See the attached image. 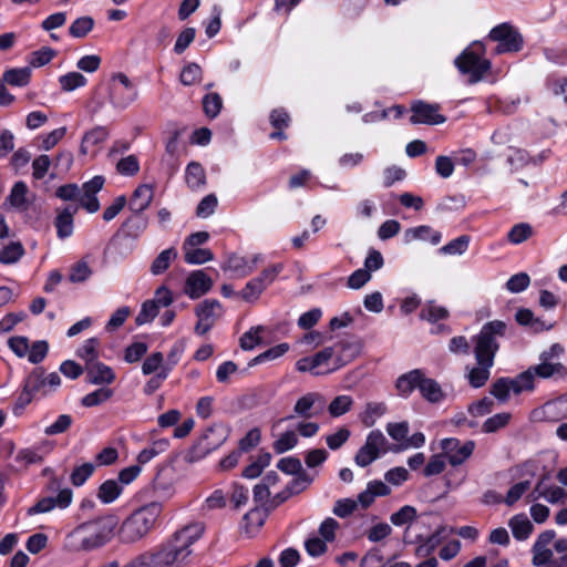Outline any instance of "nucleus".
Wrapping results in <instances>:
<instances>
[{"mask_svg": "<svg viewBox=\"0 0 567 567\" xmlns=\"http://www.w3.org/2000/svg\"><path fill=\"white\" fill-rule=\"evenodd\" d=\"M411 111L413 113L410 117L412 124L435 125L446 121L445 116L439 113L440 106L437 104L417 101L412 104Z\"/></svg>", "mask_w": 567, "mask_h": 567, "instance_id": "obj_13", "label": "nucleus"}, {"mask_svg": "<svg viewBox=\"0 0 567 567\" xmlns=\"http://www.w3.org/2000/svg\"><path fill=\"white\" fill-rule=\"evenodd\" d=\"M511 417L512 415L506 412L494 414L483 423L482 430L485 433H494L499 429L506 426Z\"/></svg>", "mask_w": 567, "mask_h": 567, "instance_id": "obj_55", "label": "nucleus"}, {"mask_svg": "<svg viewBox=\"0 0 567 567\" xmlns=\"http://www.w3.org/2000/svg\"><path fill=\"white\" fill-rule=\"evenodd\" d=\"M122 493L121 485L114 480H107L101 484L97 492V497L104 504L114 502Z\"/></svg>", "mask_w": 567, "mask_h": 567, "instance_id": "obj_39", "label": "nucleus"}, {"mask_svg": "<svg viewBox=\"0 0 567 567\" xmlns=\"http://www.w3.org/2000/svg\"><path fill=\"white\" fill-rule=\"evenodd\" d=\"M162 505L152 502L128 516L118 529V537L124 544H132L142 539L154 527L159 514Z\"/></svg>", "mask_w": 567, "mask_h": 567, "instance_id": "obj_4", "label": "nucleus"}, {"mask_svg": "<svg viewBox=\"0 0 567 567\" xmlns=\"http://www.w3.org/2000/svg\"><path fill=\"white\" fill-rule=\"evenodd\" d=\"M313 481V477L307 472H300V474L296 475V477L290 482V484L286 487V489L290 493V495L299 494L305 491Z\"/></svg>", "mask_w": 567, "mask_h": 567, "instance_id": "obj_63", "label": "nucleus"}, {"mask_svg": "<svg viewBox=\"0 0 567 567\" xmlns=\"http://www.w3.org/2000/svg\"><path fill=\"white\" fill-rule=\"evenodd\" d=\"M388 440L383 435L380 430L371 431L365 439L364 445L368 446L371 451L378 453L380 456L381 453L386 452Z\"/></svg>", "mask_w": 567, "mask_h": 567, "instance_id": "obj_45", "label": "nucleus"}, {"mask_svg": "<svg viewBox=\"0 0 567 567\" xmlns=\"http://www.w3.org/2000/svg\"><path fill=\"white\" fill-rule=\"evenodd\" d=\"M100 342L96 338H91L86 340L81 348L78 349L76 354L79 358H81L85 367H87L90 363H93L97 360L99 353H97V347Z\"/></svg>", "mask_w": 567, "mask_h": 567, "instance_id": "obj_43", "label": "nucleus"}, {"mask_svg": "<svg viewBox=\"0 0 567 567\" xmlns=\"http://www.w3.org/2000/svg\"><path fill=\"white\" fill-rule=\"evenodd\" d=\"M168 447L167 440H158L153 442L151 445L142 450L137 455V464L141 466L148 463L157 455L164 453Z\"/></svg>", "mask_w": 567, "mask_h": 567, "instance_id": "obj_38", "label": "nucleus"}, {"mask_svg": "<svg viewBox=\"0 0 567 567\" xmlns=\"http://www.w3.org/2000/svg\"><path fill=\"white\" fill-rule=\"evenodd\" d=\"M567 496V492L559 486H546L544 484V478H542L532 493L528 495V499L537 501L539 498H545L550 504L560 503Z\"/></svg>", "mask_w": 567, "mask_h": 567, "instance_id": "obj_19", "label": "nucleus"}, {"mask_svg": "<svg viewBox=\"0 0 567 567\" xmlns=\"http://www.w3.org/2000/svg\"><path fill=\"white\" fill-rule=\"evenodd\" d=\"M421 319L430 322H436L449 317V311L442 306L430 302L420 313Z\"/></svg>", "mask_w": 567, "mask_h": 567, "instance_id": "obj_59", "label": "nucleus"}, {"mask_svg": "<svg viewBox=\"0 0 567 567\" xmlns=\"http://www.w3.org/2000/svg\"><path fill=\"white\" fill-rule=\"evenodd\" d=\"M530 488V481L525 480L514 484L506 493L504 497V503L507 506H513L516 504L520 497Z\"/></svg>", "mask_w": 567, "mask_h": 567, "instance_id": "obj_51", "label": "nucleus"}, {"mask_svg": "<svg viewBox=\"0 0 567 567\" xmlns=\"http://www.w3.org/2000/svg\"><path fill=\"white\" fill-rule=\"evenodd\" d=\"M48 350L49 344L47 341H35L31 347L29 346L28 360L34 364L40 363L47 357Z\"/></svg>", "mask_w": 567, "mask_h": 567, "instance_id": "obj_64", "label": "nucleus"}, {"mask_svg": "<svg viewBox=\"0 0 567 567\" xmlns=\"http://www.w3.org/2000/svg\"><path fill=\"white\" fill-rule=\"evenodd\" d=\"M154 198V187L150 184L138 185L128 202V208L133 214H142L148 208Z\"/></svg>", "mask_w": 567, "mask_h": 567, "instance_id": "obj_18", "label": "nucleus"}, {"mask_svg": "<svg viewBox=\"0 0 567 567\" xmlns=\"http://www.w3.org/2000/svg\"><path fill=\"white\" fill-rule=\"evenodd\" d=\"M116 169L121 175L134 176L140 171V163L135 155H128L121 158L116 164Z\"/></svg>", "mask_w": 567, "mask_h": 567, "instance_id": "obj_62", "label": "nucleus"}, {"mask_svg": "<svg viewBox=\"0 0 567 567\" xmlns=\"http://www.w3.org/2000/svg\"><path fill=\"white\" fill-rule=\"evenodd\" d=\"M24 254L21 243H10L3 250H0V261L4 265L17 262Z\"/></svg>", "mask_w": 567, "mask_h": 567, "instance_id": "obj_46", "label": "nucleus"}, {"mask_svg": "<svg viewBox=\"0 0 567 567\" xmlns=\"http://www.w3.org/2000/svg\"><path fill=\"white\" fill-rule=\"evenodd\" d=\"M416 508L410 505H405L401 507L398 512L393 513L390 517V520L395 526H402L404 524L411 523L416 518Z\"/></svg>", "mask_w": 567, "mask_h": 567, "instance_id": "obj_60", "label": "nucleus"}, {"mask_svg": "<svg viewBox=\"0 0 567 567\" xmlns=\"http://www.w3.org/2000/svg\"><path fill=\"white\" fill-rule=\"evenodd\" d=\"M109 137V131L105 126H96L86 132L82 138L80 152L85 155L90 146L99 145Z\"/></svg>", "mask_w": 567, "mask_h": 567, "instance_id": "obj_32", "label": "nucleus"}, {"mask_svg": "<svg viewBox=\"0 0 567 567\" xmlns=\"http://www.w3.org/2000/svg\"><path fill=\"white\" fill-rule=\"evenodd\" d=\"M229 436V429L223 424H214L205 430L194 446L198 456H205L221 446Z\"/></svg>", "mask_w": 567, "mask_h": 567, "instance_id": "obj_11", "label": "nucleus"}, {"mask_svg": "<svg viewBox=\"0 0 567 567\" xmlns=\"http://www.w3.org/2000/svg\"><path fill=\"white\" fill-rule=\"evenodd\" d=\"M423 373L424 372L422 370L414 369L408 373L400 375L395 382V388L398 390L399 395L408 398L415 389L420 390Z\"/></svg>", "mask_w": 567, "mask_h": 567, "instance_id": "obj_23", "label": "nucleus"}, {"mask_svg": "<svg viewBox=\"0 0 567 567\" xmlns=\"http://www.w3.org/2000/svg\"><path fill=\"white\" fill-rule=\"evenodd\" d=\"M333 355L332 348H324L323 350L317 352L313 357L301 358L297 361L296 368L299 372H311L316 375L319 374L316 369L323 363H327Z\"/></svg>", "mask_w": 567, "mask_h": 567, "instance_id": "obj_22", "label": "nucleus"}, {"mask_svg": "<svg viewBox=\"0 0 567 567\" xmlns=\"http://www.w3.org/2000/svg\"><path fill=\"white\" fill-rule=\"evenodd\" d=\"M492 367L493 364L486 362H477V367L468 371L467 379L470 384L475 389L482 388L489 378V369Z\"/></svg>", "mask_w": 567, "mask_h": 567, "instance_id": "obj_37", "label": "nucleus"}, {"mask_svg": "<svg viewBox=\"0 0 567 567\" xmlns=\"http://www.w3.org/2000/svg\"><path fill=\"white\" fill-rule=\"evenodd\" d=\"M116 526L117 518L113 515L82 524L66 536L64 548L70 553L96 549L111 540Z\"/></svg>", "mask_w": 567, "mask_h": 567, "instance_id": "obj_2", "label": "nucleus"}, {"mask_svg": "<svg viewBox=\"0 0 567 567\" xmlns=\"http://www.w3.org/2000/svg\"><path fill=\"white\" fill-rule=\"evenodd\" d=\"M203 524H192L176 532L162 547L148 557L147 567H171L183 563L192 554V545L204 534Z\"/></svg>", "mask_w": 567, "mask_h": 567, "instance_id": "obj_1", "label": "nucleus"}, {"mask_svg": "<svg viewBox=\"0 0 567 567\" xmlns=\"http://www.w3.org/2000/svg\"><path fill=\"white\" fill-rule=\"evenodd\" d=\"M177 258V250L174 247L167 248L159 252V255L153 260L151 265V272L154 276L162 275L168 268L172 261Z\"/></svg>", "mask_w": 567, "mask_h": 567, "instance_id": "obj_35", "label": "nucleus"}, {"mask_svg": "<svg viewBox=\"0 0 567 567\" xmlns=\"http://www.w3.org/2000/svg\"><path fill=\"white\" fill-rule=\"evenodd\" d=\"M288 350H289V344L286 342L277 344V346L266 350L265 352L260 353L256 358H254L251 360V362L249 363V365L251 367V365H255V364L268 361V360H275L277 358L282 357Z\"/></svg>", "mask_w": 567, "mask_h": 567, "instance_id": "obj_54", "label": "nucleus"}, {"mask_svg": "<svg viewBox=\"0 0 567 567\" xmlns=\"http://www.w3.org/2000/svg\"><path fill=\"white\" fill-rule=\"evenodd\" d=\"M405 238L408 241L420 239V240H429L433 245H437L441 241V233L437 230H433L430 226H419L415 228H410L405 231Z\"/></svg>", "mask_w": 567, "mask_h": 567, "instance_id": "obj_34", "label": "nucleus"}, {"mask_svg": "<svg viewBox=\"0 0 567 567\" xmlns=\"http://www.w3.org/2000/svg\"><path fill=\"white\" fill-rule=\"evenodd\" d=\"M78 210L79 205H68L63 208H56L54 226L60 239L68 238L72 235L74 228V216Z\"/></svg>", "mask_w": 567, "mask_h": 567, "instance_id": "obj_16", "label": "nucleus"}, {"mask_svg": "<svg viewBox=\"0 0 567 567\" xmlns=\"http://www.w3.org/2000/svg\"><path fill=\"white\" fill-rule=\"evenodd\" d=\"M213 287L212 278L203 270H194L186 278L184 292L190 299H198Z\"/></svg>", "mask_w": 567, "mask_h": 567, "instance_id": "obj_15", "label": "nucleus"}, {"mask_svg": "<svg viewBox=\"0 0 567 567\" xmlns=\"http://www.w3.org/2000/svg\"><path fill=\"white\" fill-rule=\"evenodd\" d=\"M111 81L109 101L113 107L124 110L137 100L138 91L126 74L114 73Z\"/></svg>", "mask_w": 567, "mask_h": 567, "instance_id": "obj_8", "label": "nucleus"}, {"mask_svg": "<svg viewBox=\"0 0 567 567\" xmlns=\"http://www.w3.org/2000/svg\"><path fill=\"white\" fill-rule=\"evenodd\" d=\"M148 220L142 214H133L122 224L121 230L125 237L138 238L147 228Z\"/></svg>", "mask_w": 567, "mask_h": 567, "instance_id": "obj_26", "label": "nucleus"}, {"mask_svg": "<svg viewBox=\"0 0 567 567\" xmlns=\"http://www.w3.org/2000/svg\"><path fill=\"white\" fill-rule=\"evenodd\" d=\"M515 320L520 326L529 327L535 333L550 330L554 327V323H546L544 320L535 318L533 311L527 308L518 309L515 315Z\"/></svg>", "mask_w": 567, "mask_h": 567, "instance_id": "obj_25", "label": "nucleus"}, {"mask_svg": "<svg viewBox=\"0 0 567 567\" xmlns=\"http://www.w3.org/2000/svg\"><path fill=\"white\" fill-rule=\"evenodd\" d=\"M61 90L64 92H71L75 89L86 85V78L80 72H69L59 78Z\"/></svg>", "mask_w": 567, "mask_h": 567, "instance_id": "obj_42", "label": "nucleus"}, {"mask_svg": "<svg viewBox=\"0 0 567 567\" xmlns=\"http://www.w3.org/2000/svg\"><path fill=\"white\" fill-rule=\"evenodd\" d=\"M86 372V382L91 384H111L115 380L113 370L99 360L84 367Z\"/></svg>", "mask_w": 567, "mask_h": 567, "instance_id": "obj_20", "label": "nucleus"}, {"mask_svg": "<svg viewBox=\"0 0 567 567\" xmlns=\"http://www.w3.org/2000/svg\"><path fill=\"white\" fill-rule=\"evenodd\" d=\"M508 526L512 529L513 536L517 540L527 539L534 530L532 522L525 514H517L513 516L508 522Z\"/></svg>", "mask_w": 567, "mask_h": 567, "instance_id": "obj_27", "label": "nucleus"}, {"mask_svg": "<svg viewBox=\"0 0 567 567\" xmlns=\"http://www.w3.org/2000/svg\"><path fill=\"white\" fill-rule=\"evenodd\" d=\"M31 79V70L30 68H14L9 69L3 72L2 79H0L4 84H9L11 86L23 87L30 83Z\"/></svg>", "mask_w": 567, "mask_h": 567, "instance_id": "obj_29", "label": "nucleus"}, {"mask_svg": "<svg viewBox=\"0 0 567 567\" xmlns=\"http://www.w3.org/2000/svg\"><path fill=\"white\" fill-rule=\"evenodd\" d=\"M221 305L216 299H206L195 308V315L200 321H209L215 324L220 315Z\"/></svg>", "mask_w": 567, "mask_h": 567, "instance_id": "obj_28", "label": "nucleus"}, {"mask_svg": "<svg viewBox=\"0 0 567 567\" xmlns=\"http://www.w3.org/2000/svg\"><path fill=\"white\" fill-rule=\"evenodd\" d=\"M72 491L70 488L61 489L56 497H44L29 507L27 514L33 516L51 512L55 507L65 508L71 504Z\"/></svg>", "mask_w": 567, "mask_h": 567, "instance_id": "obj_14", "label": "nucleus"}, {"mask_svg": "<svg viewBox=\"0 0 567 567\" xmlns=\"http://www.w3.org/2000/svg\"><path fill=\"white\" fill-rule=\"evenodd\" d=\"M441 447L449 463L452 466H458L473 454L475 443L474 441H466L461 444L460 440L451 437L442 440Z\"/></svg>", "mask_w": 567, "mask_h": 567, "instance_id": "obj_12", "label": "nucleus"}, {"mask_svg": "<svg viewBox=\"0 0 567 567\" xmlns=\"http://www.w3.org/2000/svg\"><path fill=\"white\" fill-rule=\"evenodd\" d=\"M92 274L93 271L87 261L81 259L71 266L68 278L72 284H81L86 281L92 276Z\"/></svg>", "mask_w": 567, "mask_h": 567, "instance_id": "obj_41", "label": "nucleus"}, {"mask_svg": "<svg viewBox=\"0 0 567 567\" xmlns=\"http://www.w3.org/2000/svg\"><path fill=\"white\" fill-rule=\"evenodd\" d=\"M202 68L197 63H188L181 72L179 81L182 84L189 86L200 81Z\"/></svg>", "mask_w": 567, "mask_h": 567, "instance_id": "obj_52", "label": "nucleus"}, {"mask_svg": "<svg viewBox=\"0 0 567 567\" xmlns=\"http://www.w3.org/2000/svg\"><path fill=\"white\" fill-rule=\"evenodd\" d=\"M266 289L254 278L249 280L238 296L246 302L255 303Z\"/></svg>", "mask_w": 567, "mask_h": 567, "instance_id": "obj_48", "label": "nucleus"}, {"mask_svg": "<svg viewBox=\"0 0 567 567\" xmlns=\"http://www.w3.org/2000/svg\"><path fill=\"white\" fill-rule=\"evenodd\" d=\"M264 331L262 326L254 327L249 331L245 332L240 339V348L243 350H251L256 346L261 343V337L260 333Z\"/></svg>", "mask_w": 567, "mask_h": 567, "instance_id": "obj_56", "label": "nucleus"}, {"mask_svg": "<svg viewBox=\"0 0 567 567\" xmlns=\"http://www.w3.org/2000/svg\"><path fill=\"white\" fill-rule=\"evenodd\" d=\"M564 353V348L559 343H554L549 349L544 350L539 354V363L530 365L527 370L533 375L534 380L537 379H560L567 375V368L558 361L559 357Z\"/></svg>", "mask_w": 567, "mask_h": 567, "instance_id": "obj_6", "label": "nucleus"}, {"mask_svg": "<svg viewBox=\"0 0 567 567\" xmlns=\"http://www.w3.org/2000/svg\"><path fill=\"white\" fill-rule=\"evenodd\" d=\"M261 259L260 255L247 258L234 254L227 258L223 269L231 271L237 277H246L255 270L256 265L261 261Z\"/></svg>", "mask_w": 567, "mask_h": 567, "instance_id": "obj_17", "label": "nucleus"}, {"mask_svg": "<svg viewBox=\"0 0 567 567\" xmlns=\"http://www.w3.org/2000/svg\"><path fill=\"white\" fill-rule=\"evenodd\" d=\"M112 395L113 390L109 388H100L83 396L81 403L86 408H92L107 401Z\"/></svg>", "mask_w": 567, "mask_h": 567, "instance_id": "obj_50", "label": "nucleus"}, {"mask_svg": "<svg viewBox=\"0 0 567 567\" xmlns=\"http://www.w3.org/2000/svg\"><path fill=\"white\" fill-rule=\"evenodd\" d=\"M507 324L501 320L485 323L475 338L474 354L476 362L494 364L495 354L499 348L496 337H504Z\"/></svg>", "mask_w": 567, "mask_h": 567, "instance_id": "obj_5", "label": "nucleus"}, {"mask_svg": "<svg viewBox=\"0 0 567 567\" xmlns=\"http://www.w3.org/2000/svg\"><path fill=\"white\" fill-rule=\"evenodd\" d=\"M184 250V260L189 265H202L214 259V254L207 248H190Z\"/></svg>", "mask_w": 567, "mask_h": 567, "instance_id": "obj_40", "label": "nucleus"}, {"mask_svg": "<svg viewBox=\"0 0 567 567\" xmlns=\"http://www.w3.org/2000/svg\"><path fill=\"white\" fill-rule=\"evenodd\" d=\"M353 400L349 395L336 396L328 406L331 416L338 417L351 410Z\"/></svg>", "mask_w": 567, "mask_h": 567, "instance_id": "obj_44", "label": "nucleus"}, {"mask_svg": "<svg viewBox=\"0 0 567 567\" xmlns=\"http://www.w3.org/2000/svg\"><path fill=\"white\" fill-rule=\"evenodd\" d=\"M391 493V488L381 481H372L368 483L367 489L359 494L358 504L362 508H368L377 496H386Z\"/></svg>", "mask_w": 567, "mask_h": 567, "instance_id": "obj_24", "label": "nucleus"}, {"mask_svg": "<svg viewBox=\"0 0 567 567\" xmlns=\"http://www.w3.org/2000/svg\"><path fill=\"white\" fill-rule=\"evenodd\" d=\"M185 179L189 188L198 189L206 183L205 169L199 163L192 162L187 165Z\"/></svg>", "mask_w": 567, "mask_h": 567, "instance_id": "obj_36", "label": "nucleus"}, {"mask_svg": "<svg viewBox=\"0 0 567 567\" xmlns=\"http://www.w3.org/2000/svg\"><path fill=\"white\" fill-rule=\"evenodd\" d=\"M386 411L388 408L384 402H368L364 410L360 413L359 419L364 426L371 427Z\"/></svg>", "mask_w": 567, "mask_h": 567, "instance_id": "obj_30", "label": "nucleus"}, {"mask_svg": "<svg viewBox=\"0 0 567 567\" xmlns=\"http://www.w3.org/2000/svg\"><path fill=\"white\" fill-rule=\"evenodd\" d=\"M23 386L34 395L38 393L45 395L48 390L43 368H35L25 379Z\"/></svg>", "mask_w": 567, "mask_h": 567, "instance_id": "obj_33", "label": "nucleus"}, {"mask_svg": "<svg viewBox=\"0 0 567 567\" xmlns=\"http://www.w3.org/2000/svg\"><path fill=\"white\" fill-rule=\"evenodd\" d=\"M158 311L159 308L152 300L145 301L135 318V323L142 326L151 322L158 315Z\"/></svg>", "mask_w": 567, "mask_h": 567, "instance_id": "obj_61", "label": "nucleus"}, {"mask_svg": "<svg viewBox=\"0 0 567 567\" xmlns=\"http://www.w3.org/2000/svg\"><path fill=\"white\" fill-rule=\"evenodd\" d=\"M94 21L91 17L78 18L69 29L73 38H84L93 28Z\"/></svg>", "mask_w": 567, "mask_h": 567, "instance_id": "obj_58", "label": "nucleus"}, {"mask_svg": "<svg viewBox=\"0 0 567 567\" xmlns=\"http://www.w3.org/2000/svg\"><path fill=\"white\" fill-rule=\"evenodd\" d=\"M419 391L422 398L431 403H437L444 398L441 385L434 379L426 378L424 373Z\"/></svg>", "mask_w": 567, "mask_h": 567, "instance_id": "obj_31", "label": "nucleus"}, {"mask_svg": "<svg viewBox=\"0 0 567 567\" xmlns=\"http://www.w3.org/2000/svg\"><path fill=\"white\" fill-rule=\"evenodd\" d=\"M533 375L528 370L517 374L515 378H499L491 386V394L499 402L505 403L509 399L511 391L518 395L523 392H532L535 390Z\"/></svg>", "mask_w": 567, "mask_h": 567, "instance_id": "obj_7", "label": "nucleus"}, {"mask_svg": "<svg viewBox=\"0 0 567 567\" xmlns=\"http://www.w3.org/2000/svg\"><path fill=\"white\" fill-rule=\"evenodd\" d=\"M555 537L553 529L538 535L532 547V563L535 567H567V538L555 540Z\"/></svg>", "mask_w": 567, "mask_h": 567, "instance_id": "obj_3", "label": "nucleus"}, {"mask_svg": "<svg viewBox=\"0 0 567 567\" xmlns=\"http://www.w3.org/2000/svg\"><path fill=\"white\" fill-rule=\"evenodd\" d=\"M533 235V228L527 223L516 224L507 234V239L515 245L526 241Z\"/></svg>", "mask_w": 567, "mask_h": 567, "instance_id": "obj_47", "label": "nucleus"}, {"mask_svg": "<svg viewBox=\"0 0 567 567\" xmlns=\"http://www.w3.org/2000/svg\"><path fill=\"white\" fill-rule=\"evenodd\" d=\"M445 526H440L432 535L423 537L417 536L416 543L419 546L415 549V554L419 557H429L437 548V546L445 538Z\"/></svg>", "mask_w": 567, "mask_h": 567, "instance_id": "obj_21", "label": "nucleus"}, {"mask_svg": "<svg viewBox=\"0 0 567 567\" xmlns=\"http://www.w3.org/2000/svg\"><path fill=\"white\" fill-rule=\"evenodd\" d=\"M488 39L497 42L495 54L518 52L524 43L522 34L509 23H501L493 28Z\"/></svg>", "mask_w": 567, "mask_h": 567, "instance_id": "obj_9", "label": "nucleus"}, {"mask_svg": "<svg viewBox=\"0 0 567 567\" xmlns=\"http://www.w3.org/2000/svg\"><path fill=\"white\" fill-rule=\"evenodd\" d=\"M454 63L462 74L470 75L468 83L471 84L481 81L491 68L488 60L481 59L470 48L465 49L463 53L455 59Z\"/></svg>", "mask_w": 567, "mask_h": 567, "instance_id": "obj_10", "label": "nucleus"}, {"mask_svg": "<svg viewBox=\"0 0 567 567\" xmlns=\"http://www.w3.org/2000/svg\"><path fill=\"white\" fill-rule=\"evenodd\" d=\"M221 106L223 100L218 93L206 94L203 99L204 112L210 118H214L219 114Z\"/></svg>", "mask_w": 567, "mask_h": 567, "instance_id": "obj_53", "label": "nucleus"}, {"mask_svg": "<svg viewBox=\"0 0 567 567\" xmlns=\"http://www.w3.org/2000/svg\"><path fill=\"white\" fill-rule=\"evenodd\" d=\"M470 236L462 235L443 246L440 251L444 255H462L468 247Z\"/></svg>", "mask_w": 567, "mask_h": 567, "instance_id": "obj_57", "label": "nucleus"}, {"mask_svg": "<svg viewBox=\"0 0 567 567\" xmlns=\"http://www.w3.org/2000/svg\"><path fill=\"white\" fill-rule=\"evenodd\" d=\"M298 444V436L293 431H286L274 442V451L282 454Z\"/></svg>", "mask_w": 567, "mask_h": 567, "instance_id": "obj_49", "label": "nucleus"}]
</instances>
